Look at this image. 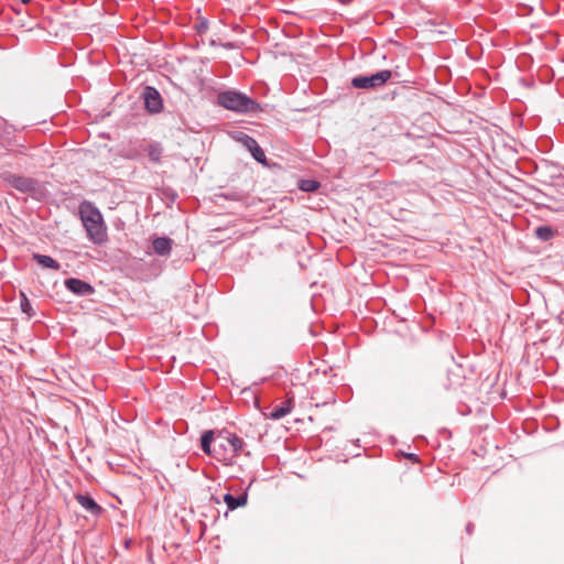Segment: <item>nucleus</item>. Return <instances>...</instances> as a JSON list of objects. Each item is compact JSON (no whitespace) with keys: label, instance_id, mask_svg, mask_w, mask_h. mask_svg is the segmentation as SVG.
<instances>
[{"label":"nucleus","instance_id":"obj_1","mask_svg":"<svg viewBox=\"0 0 564 564\" xmlns=\"http://www.w3.org/2000/svg\"><path fill=\"white\" fill-rule=\"evenodd\" d=\"M243 441L238 435L226 430L218 432L206 431L200 438L205 454L215 457L225 465H231L243 448Z\"/></svg>","mask_w":564,"mask_h":564},{"label":"nucleus","instance_id":"obj_2","mask_svg":"<svg viewBox=\"0 0 564 564\" xmlns=\"http://www.w3.org/2000/svg\"><path fill=\"white\" fill-rule=\"evenodd\" d=\"M79 214L89 238L97 243L104 242L107 228L100 212L88 202L80 204Z\"/></svg>","mask_w":564,"mask_h":564},{"label":"nucleus","instance_id":"obj_3","mask_svg":"<svg viewBox=\"0 0 564 564\" xmlns=\"http://www.w3.org/2000/svg\"><path fill=\"white\" fill-rule=\"evenodd\" d=\"M218 104L224 108L238 112H253L260 109L258 102L238 91H224L218 95Z\"/></svg>","mask_w":564,"mask_h":564},{"label":"nucleus","instance_id":"obj_4","mask_svg":"<svg viewBox=\"0 0 564 564\" xmlns=\"http://www.w3.org/2000/svg\"><path fill=\"white\" fill-rule=\"evenodd\" d=\"M392 76L391 70H380L371 76H357L354 77L351 84L356 88L368 89L380 87L386 84Z\"/></svg>","mask_w":564,"mask_h":564},{"label":"nucleus","instance_id":"obj_5","mask_svg":"<svg viewBox=\"0 0 564 564\" xmlns=\"http://www.w3.org/2000/svg\"><path fill=\"white\" fill-rule=\"evenodd\" d=\"M144 102L150 112H159L162 107V100L159 91L153 87H145Z\"/></svg>","mask_w":564,"mask_h":564},{"label":"nucleus","instance_id":"obj_6","mask_svg":"<svg viewBox=\"0 0 564 564\" xmlns=\"http://www.w3.org/2000/svg\"><path fill=\"white\" fill-rule=\"evenodd\" d=\"M240 141L250 151V153L252 154L254 160H257L260 163H265L264 151L261 149V147L258 144V142L253 138H251L247 134H243V137L240 139Z\"/></svg>","mask_w":564,"mask_h":564},{"label":"nucleus","instance_id":"obj_7","mask_svg":"<svg viewBox=\"0 0 564 564\" xmlns=\"http://www.w3.org/2000/svg\"><path fill=\"white\" fill-rule=\"evenodd\" d=\"M65 286L78 295L94 293V288L89 283L78 279H67L65 281Z\"/></svg>","mask_w":564,"mask_h":564},{"label":"nucleus","instance_id":"obj_8","mask_svg":"<svg viewBox=\"0 0 564 564\" xmlns=\"http://www.w3.org/2000/svg\"><path fill=\"white\" fill-rule=\"evenodd\" d=\"M8 182L12 184V186L21 192H30L34 189L35 184L32 180L23 177V176H17V175H9L7 177Z\"/></svg>","mask_w":564,"mask_h":564},{"label":"nucleus","instance_id":"obj_9","mask_svg":"<svg viewBox=\"0 0 564 564\" xmlns=\"http://www.w3.org/2000/svg\"><path fill=\"white\" fill-rule=\"evenodd\" d=\"M293 408L292 399L285 400L281 405H275L272 411L268 414V417L272 420H279L291 412Z\"/></svg>","mask_w":564,"mask_h":564},{"label":"nucleus","instance_id":"obj_10","mask_svg":"<svg viewBox=\"0 0 564 564\" xmlns=\"http://www.w3.org/2000/svg\"><path fill=\"white\" fill-rule=\"evenodd\" d=\"M76 500L78 503L93 514H97L101 511V508L95 502L93 498L85 495H77Z\"/></svg>","mask_w":564,"mask_h":564},{"label":"nucleus","instance_id":"obj_11","mask_svg":"<svg viewBox=\"0 0 564 564\" xmlns=\"http://www.w3.org/2000/svg\"><path fill=\"white\" fill-rule=\"evenodd\" d=\"M224 501L227 505L228 509L235 510L238 507H242V506H245L247 503V496L246 495H241L239 497H234L230 494H226L224 496Z\"/></svg>","mask_w":564,"mask_h":564},{"label":"nucleus","instance_id":"obj_12","mask_svg":"<svg viewBox=\"0 0 564 564\" xmlns=\"http://www.w3.org/2000/svg\"><path fill=\"white\" fill-rule=\"evenodd\" d=\"M153 249L158 254L164 256L171 251V239L156 238L153 241Z\"/></svg>","mask_w":564,"mask_h":564},{"label":"nucleus","instance_id":"obj_13","mask_svg":"<svg viewBox=\"0 0 564 564\" xmlns=\"http://www.w3.org/2000/svg\"><path fill=\"white\" fill-rule=\"evenodd\" d=\"M33 258L43 268L53 269V270L59 269V263L48 256L35 253L33 256Z\"/></svg>","mask_w":564,"mask_h":564},{"label":"nucleus","instance_id":"obj_14","mask_svg":"<svg viewBox=\"0 0 564 564\" xmlns=\"http://www.w3.org/2000/svg\"><path fill=\"white\" fill-rule=\"evenodd\" d=\"M149 159L154 162L159 163L163 153V149L160 144H150L147 149Z\"/></svg>","mask_w":564,"mask_h":564},{"label":"nucleus","instance_id":"obj_15","mask_svg":"<svg viewBox=\"0 0 564 564\" xmlns=\"http://www.w3.org/2000/svg\"><path fill=\"white\" fill-rule=\"evenodd\" d=\"M535 235L542 240H549L554 236V231L550 227L541 226L536 228Z\"/></svg>","mask_w":564,"mask_h":564},{"label":"nucleus","instance_id":"obj_16","mask_svg":"<svg viewBox=\"0 0 564 564\" xmlns=\"http://www.w3.org/2000/svg\"><path fill=\"white\" fill-rule=\"evenodd\" d=\"M318 182L314 180H303L300 182V188L304 192H314L318 188Z\"/></svg>","mask_w":564,"mask_h":564},{"label":"nucleus","instance_id":"obj_17","mask_svg":"<svg viewBox=\"0 0 564 564\" xmlns=\"http://www.w3.org/2000/svg\"><path fill=\"white\" fill-rule=\"evenodd\" d=\"M21 296H22V300H21L20 305H21L22 312L25 313L29 317H32L34 315V312H33L30 301L26 299V296L23 293L21 294Z\"/></svg>","mask_w":564,"mask_h":564},{"label":"nucleus","instance_id":"obj_18","mask_svg":"<svg viewBox=\"0 0 564 564\" xmlns=\"http://www.w3.org/2000/svg\"><path fill=\"white\" fill-rule=\"evenodd\" d=\"M409 458L416 460L415 456L413 454L408 455Z\"/></svg>","mask_w":564,"mask_h":564},{"label":"nucleus","instance_id":"obj_19","mask_svg":"<svg viewBox=\"0 0 564 564\" xmlns=\"http://www.w3.org/2000/svg\"><path fill=\"white\" fill-rule=\"evenodd\" d=\"M21 2H22L23 4H28L29 2H31V0H21Z\"/></svg>","mask_w":564,"mask_h":564}]
</instances>
